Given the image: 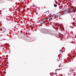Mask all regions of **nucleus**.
I'll use <instances>...</instances> for the list:
<instances>
[{"mask_svg": "<svg viewBox=\"0 0 76 76\" xmlns=\"http://www.w3.org/2000/svg\"><path fill=\"white\" fill-rule=\"evenodd\" d=\"M0 31L1 33H4L5 32V30L4 29H0Z\"/></svg>", "mask_w": 76, "mask_h": 76, "instance_id": "1", "label": "nucleus"}, {"mask_svg": "<svg viewBox=\"0 0 76 76\" xmlns=\"http://www.w3.org/2000/svg\"><path fill=\"white\" fill-rule=\"evenodd\" d=\"M56 37L57 38H61V35H58L56 36Z\"/></svg>", "mask_w": 76, "mask_h": 76, "instance_id": "2", "label": "nucleus"}, {"mask_svg": "<svg viewBox=\"0 0 76 76\" xmlns=\"http://www.w3.org/2000/svg\"><path fill=\"white\" fill-rule=\"evenodd\" d=\"M47 13V14H48V11H47L46 12H45V13Z\"/></svg>", "mask_w": 76, "mask_h": 76, "instance_id": "3", "label": "nucleus"}, {"mask_svg": "<svg viewBox=\"0 0 76 76\" xmlns=\"http://www.w3.org/2000/svg\"><path fill=\"white\" fill-rule=\"evenodd\" d=\"M54 7H57V5H56V4H55L54 5Z\"/></svg>", "mask_w": 76, "mask_h": 76, "instance_id": "4", "label": "nucleus"}, {"mask_svg": "<svg viewBox=\"0 0 76 76\" xmlns=\"http://www.w3.org/2000/svg\"><path fill=\"white\" fill-rule=\"evenodd\" d=\"M2 15H1V13L0 14V18H1V17Z\"/></svg>", "mask_w": 76, "mask_h": 76, "instance_id": "5", "label": "nucleus"}, {"mask_svg": "<svg viewBox=\"0 0 76 76\" xmlns=\"http://www.w3.org/2000/svg\"><path fill=\"white\" fill-rule=\"evenodd\" d=\"M50 75H51V76H52V75H51V74H52V73H50Z\"/></svg>", "mask_w": 76, "mask_h": 76, "instance_id": "6", "label": "nucleus"}, {"mask_svg": "<svg viewBox=\"0 0 76 76\" xmlns=\"http://www.w3.org/2000/svg\"><path fill=\"white\" fill-rule=\"evenodd\" d=\"M74 75H75L74 74Z\"/></svg>", "mask_w": 76, "mask_h": 76, "instance_id": "7", "label": "nucleus"}, {"mask_svg": "<svg viewBox=\"0 0 76 76\" xmlns=\"http://www.w3.org/2000/svg\"><path fill=\"white\" fill-rule=\"evenodd\" d=\"M60 51H61V50H60Z\"/></svg>", "mask_w": 76, "mask_h": 76, "instance_id": "8", "label": "nucleus"}]
</instances>
